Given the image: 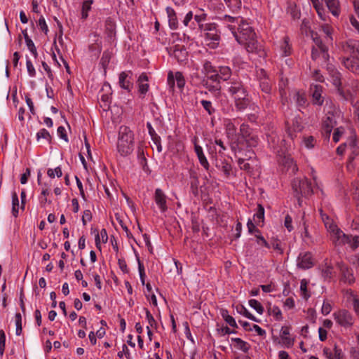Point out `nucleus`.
Here are the masks:
<instances>
[{"label":"nucleus","mask_w":359,"mask_h":359,"mask_svg":"<svg viewBox=\"0 0 359 359\" xmlns=\"http://www.w3.org/2000/svg\"><path fill=\"white\" fill-rule=\"evenodd\" d=\"M236 40L240 44H243L247 41L256 38V34L252 27L243 20L239 24L235 32L232 33Z\"/></svg>","instance_id":"obj_6"},{"label":"nucleus","mask_w":359,"mask_h":359,"mask_svg":"<svg viewBox=\"0 0 359 359\" xmlns=\"http://www.w3.org/2000/svg\"><path fill=\"white\" fill-rule=\"evenodd\" d=\"M220 20L231 32V33H233L235 32V29H237L239 24L242 22L243 19L241 17H232L228 15H224L222 17H220Z\"/></svg>","instance_id":"obj_18"},{"label":"nucleus","mask_w":359,"mask_h":359,"mask_svg":"<svg viewBox=\"0 0 359 359\" xmlns=\"http://www.w3.org/2000/svg\"><path fill=\"white\" fill-rule=\"evenodd\" d=\"M333 315L336 322L344 327H349L354 323V318L352 314L346 310H339Z\"/></svg>","instance_id":"obj_11"},{"label":"nucleus","mask_w":359,"mask_h":359,"mask_svg":"<svg viewBox=\"0 0 359 359\" xmlns=\"http://www.w3.org/2000/svg\"><path fill=\"white\" fill-rule=\"evenodd\" d=\"M47 174L51 178H54L55 175L57 177H60L62 175V172L60 167H57L54 170L51 168L48 169Z\"/></svg>","instance_id":"obj_56"},{"label":"nucleus","mask_w":359,"mask_h":359,"mask_svg":"<svg viewBox=\"0 0 359 359\" xmlns=\"http://www.w3.org/2000/svg\"><path fill=\"white\" fill-rule=\"evenodd\" d=\"M325 2L330 11L335 17H338L340 14L339 3L338 0H325Z\"/></svg>","instance_id":"obj_27"},{"label":"nucleus","mask_w":359,"mask_h":359,"mask_svg":"<svg viewBox=\"0 0 359 359\" xmlns=\"http://www.w3.org/2000/svg\"><path fill=\"white\" fill-rule=\"evenodd\" d=\"M198 138L194 137L193 142L194 144V151L197 155L201 165L205 169L208 170L209 163L203 153V148L197 144Z\"/></svg>","instance_id":"obj_20"},{"label":"nucleus","mask_w":359,"mask_h":359,"mask_svg":"<svg viewBox=\"0 0 359 359\" xmlns=\"http://www.w3.org/2000/svg\"><path fill=\"white\" fill-rule=\"evenodd\" d=\"M346 149L350 150L351 155H353V156L349 157L350 160L352 161L358 154L357 140L354 136H351L346 142L340 144L337 149V153L339 155H342Z\"/></svg>","instance_id":"obj_12"},{"label":"nucleus","mask_w":359,"mask_h":359,"mask_svg":"<svg viewBox=\"0 0 359 359\" xmlns=\"http://www.w3.org/2000/svg\"><path fill=\"white\" fill-rule=\"evenodd\" d=\"M221 315L223 319L228 323L231 327H237V324L235 319L230 315L226 310H222Z\"/></svg>","instance_id":"obj_42"},{"label":"nucleus","mask_w":359,"mask_h":359,"mask_svg":"<svg viewBox=\"0 0 359 359\" xmlns=\"http://www.w3.org/2000/svg\"><path fill=\"white\" fill-rule=\"evenodd\" d=\"M303 128L301 121L298 118H294L286 121V133L292 140L297 137V133L300 132Z\"/></svg>","instance_id":"obj_15"},{"label":"nucleus","mask_w":359,"mask_h":359,"mask_svg":"<svg viewBox=\"0 0 359 359\" xmlns=\"http://www.w3.org/2000/svg\"><path fill=\"white\" fill-rule=\"evenodd\" d=\"M235 107L238 111H244L250 104V99L248 97V93L245 95H241V97H236L234 98Z\"/></svg>","instance_id":"obj_24"},{"label":"nucleus","mask_w":359,"mask_h":359,"mask_svg":"<svg viewBox=\"0 0 359 359\" xmlns=\"http://www.w3.org/2000/svg\"><path fill=\"white\" fill-rule=\"evenodd\" d=\"M311 57L314 61H316L318 64H320L322 66L325 65L327 67V65H328L327 63L328 60H326L325 62L323 61L322 54L320 53L319 48H317L315 46H313L312 48Z\"/></svg>","instance_id":"obj_32"},{"label":"nucleus","mask_w":359,"mask_h":359,"mask_svg":"<svg viewBox=\"0 0 359 359\" xmlns=\"http://www.w3.org/2000/svg\"><path fill=\"white\" fill-rule=\"evenodd\" d=\"M255 222L257 224L264 222V208L261 204H258L257 212L253 216Z\"/></svg>","instance_id":"obj_33"},{"label":"nucleus","mask_w":359,"mask_h":359,"mask_svg":"<svg viewBox=\"0 0 359 359\" xmlns=\"http://www.w3.org/2000/svg\"><path fill=\"white\" fill-rule=\"evenodd\" d=\"M118 150L122 156L130 154L133 150V133L127 126H121L118 140Z\"/></svg>","instance_id":"obj_4"},{"label":"nucleus","mask_w":359,"mask_h":359,"mask_svg":"<svg viewBox=\"0 0 359 359\" xmlns=\"http://www.w3.org/2000/svg\"><path fill=\"white\" fill-rule=\"evenodd\" d=\"M327 70L332 84L336 87L339 95L344 100H348L351 93H346L341 87V74L332 65H327Z\"/></svg>","instance_id":"obj_7"},{"label":"nucleus","mask_w":359,"mask_h":359,"mask_svg":"<svg viewBox=\"0 0 359 359\" xmlns=\"http://www.w3.org/2000/svg\"><path fill=\"white\" fill-rule=\"evenodd\" d=\"M321 30L325 34V42L326 43H332V27L327 24H324L321 26Z\"/></svg>","instance_id":"obj_38"},{"label":"nucleus","mask_w":359,"mask_h":359,"mask_svg":"<svg viewBox=\"0 0 359 359\" xmlns=\"http://www.w3.org/2000/svg\"><path fill=\"white\" fill-rule=\"evenodd\" d=\"M344 132H345V130L343 127L341 126V127L337 128L333 133V135H332L333 141L335 143H337L340 140V139H341V136L344 135Z\"/></svg>","instance_id":"obj_52"},{"label":"nucleus","mask_w":359,"mask_h":359,"mask_svg":"<svg viewBox=\"0 0 359 359\" xmlns=\"http://www.w3.org/2000/svg\"><path fill=\"white\" fill-rule=\"evenodd\" d=\"M320 215L327 231L330 233L331 240L334 247L340 252V248L345 247L355 250L359 247V236L346 234L337 225L334 224L328 216L320 210Z\"/></svg>","instance_id":"obj_1"},{"label":"nucleus","mask_w":359,"mask_h":359,"mask_svg":"<svg viewBox=\"0 0 359 359\" xmlns=\"http://www.w3.org/2000/svg\"><path fill=\"white\" fill-rule=\"evenodd\" d=\"M175 81L179 88L182 89L185 85V80L182 74L180 72L175 73Z\"/></svg>","instance_id":"obj_55"},{"label":"nucleus","mask_w":359,"mask_h":359,"mask_svg":"<svg viewBox=\"0 0 359 359\" xmlns=\"http://www.w3.org/2000/svg\"><path fill=\"white\" fill-rule=\"evenodd\" d=\"M138 261V271L140 273V280L142 285H144L145 283V272H144V267L143 264L141 263L139 259H137Z\"/></svg>","instance_id":"obj_59"},{"label":"nucleus","mask_w":359,"mask_h":359,"mask_svg":"<svg viewBox=\"0 0 359 359\" xmlns=\"http://www.w3.org/2000/svg\"><path fill=\"white\" fill-rule=\"evenodd\" d=\"M333 352V356L332 353H330L328 356V359H341L342 356V351L340 348H337V346H334Z\"/></svg>","instance_id":"obj_63"},{"label":"nucleus","mask_w":359,"mask_h":359,"mask_svg":"<svg viewBox=\"0 0 359 359\" xmlns=\"http://www.w3.org/2000/svg\"><path fill=\"white\" fill-rule=\"evenodd\" d=\"M342 65L350 72L359 75V41L348 40L342 47Z\"/></svg>","instance_id":"obj_2"},{"label":"nucleus","mask_w":359,"mask_h":359,"mask_svg":"<svg viewBox=\"0 0 359 359\" xmlns=\"http://www.w3.org/2000/svg\"><path fill=\"white\" fill-rule=\"evenodd\" d=\"M244 140L245 141L248 146L250 147H257L259 142L258 135L255 132L250 135L249 137L244 139Z\"/></svg>","instance_id":"obj_40"},{"label":"nucleus","mask_w":359,"mask_h":359,"mask_svg":"<svg viewBox=\"0 0 359 359\" xmlns=\"http://www.w3.org/2000/svg\"><path fill=\"white\" fill-rule=\"evenodd\" d=\"M293 99L299 107L304 108L307 104V100L304 93L300 91L295 93Z\"/></svg>","instance_id":"obj_29"},{"label":"nucleus","mask_w":359,"mask_h":359,"mask_svg":"<svg viewBox=\"0 0 359 359\" xmlns=\"http://www.w3.org/2000/svg\"><path fill=\"white\" fill-rule=\"evenodd\" d=\"M224 88L233 98L245 95L248 92L243 82L238 77H233L224 84Z\"/></svg>","instance_id":"obj_9"},{"label":"nucleus","mask_w":359,"mask_h":359,"mask_svg":"<svg viewBox=\"0 0 359 359\" xmlns=\"http://www.w3.org/2000/svg\"><path fill=\"white\" fill-rule=\"evenodd\" d=\"M95 240L97 248H100L101 241L104 243H107L108 240V236L106 229H102L100 231V233L97 232V233L95 234Z\"/></svg>","instance_id":"obj_37"},{"label":"nucleus","mask_w":359,"mask_h":359,"mask_svg":"<svg viewBox=\"0 0 359 359\" xmlns=\"http://www.w3.org/2000/svg\"><path fill=\"white\" fill-rule=\"evenodd\" d=\"M144 311L146 313V318L149 323L148 326H149V327L156 328L157 323L154 318L153 317V316L151 315V313H150V311L147 309H144Z\"/></svg>","instance_id":"obj_53"},{"label":"nucleus","mask_w":359,"mask_h":359,"mask_svg":"<svg viewBox=\"0 0 359 359\" xmlns=\"http://www.w3.org/2000/svg\"><path fill=\"white\" fill-rule=\"evenodd\" d=\"M311 36L314 43L316 48H319L320 53L322 54L323 61L325 62L329 60V54L327 53V48L326 45L323 42L320 38L318 34L313 31H311Z\"/></svg>","instance_id":"obj_14"},{"label":"nucleus","mask_w":359,"mask_h":359,"mask_svg":"<svg viewBox=\"0 0 359 359\" xmlns=\"http://www.w3.org/2000/svg\"><path fill=\"white\" fill-rule=\"evenodd\" d=\"M93 4V0H85L82 4L81 7V18L86 20L88 16V11L91 9V5Z\"/></svg>","instance_id":"obj_35"},{"label":"nucleus","mask_w":359,"mask_h":359,"mask_svg":"<svg viewBox=\"0 0 359 359\" xmlns=\"http://www.w3.org/2000/svg\"><path fill=\"white\" fill-rule=\"evenodd\" d=\"M148 76L146 74H142L137 80L138 86H139V92L142 95H145L149 89V84L147 83Z\"/></svg>","instance_id":"obj_26"},{"label":"nucleus","mask_w":359,"mask_h":359,"mask_svg":"<svg viewBox=\"0 0 359 359\" xmlns=\"http://www.w3.org/2000/svg\"><path fill=\"white\" fill-rule=\"evenodd\" d=\"M280 48L281 50V55L283 57H286L290 55L291 46L289 43L288 37H284L283 40L280 42Z\"/></svg>","instance_id":"obj_30"},{"label":"nucleus","mask_w":359,"mask_h":359,"mask_svg":"<svg viewBox=\"0 0 359 359\" xmlns=\"http://www.w3.org/2000/svg\"><path fill=\"white\" fill-rule=\"evenodd\" d=\"M217 67H214L212 65L211 62L209 61H205L203 64V69L205 74L207 76L208 80H209V76L216 74Z\"/></svg>","instance_id":"obj_41"},{"label":"nucleus","mask_w":359,"mask_h":359,"mask_svg":"<svg viewBox=\"0 0 359 359\" xmlns=\"http://www.w3.org/2000/svg\"><path fill=\"white\" fill-rule=\"evenodd\" d=\"M231 341L235 343V346L236 348L243 351L244 353H248L250 349V344L241 339V338H231Z\"/></svg>","instance_id":"obj_31"},{"label":"nucleus","mask_w":359,"mask_h":359,"mask_svg":"<svg viewBox=\"0 0 359 359\" xmlns=\"http://www.w3.org/2000/svg\"><path fill=\"white\" fill-rule=\"evenodd\" d=\"M26 67L29 76L34 77L36 76V70L32 61L29 58H27Z\"/></svg>","instance_id":"obj_57"},{"label":"nucleus","mask_w":359,"mask_h":359,"mask_svg":"<svg viewBox=\"0 0 359 359\" xmlns=\"http://www.w3.org/2000/svg\"><path fill=\"white\" fill-rule=\"evenodd\" d=\"M236 311L238 313L243 315L245 317H246L253 321L258 322L257 318L252 313H250L249 312V311L244 306H243V305L237 306Z\"/></svg>","instance_id":"obj_43"},{"label":"nucleus","mask_w":359,"mask_h":359,"mask_svg":"<svg viewBox=\"0 0 359 359\" xmlns=\"http://www.w3.org/2000/svg\"><path fill=\"white\" fill-rule=\"evenodd\" d=\"M118 83L121 88L130 91L133 83L128 73L123 72L119 74Z\"/></svg>","instance_id":"obj_23"},{"label":"nucleus","mask_w":359,"mask_h":359,"mask_svg":"<svg viewBox=\"0 0 359 359\" xmlns=\"http://www.w3.org/2000/svg\"><path fill=\"white\" fill-rule=\"evenodd\" d=\"M200 30L204 32L206 41H209L213 45L218 44L220 41V32L217 25L213 22L200 25Z\"/></svg>","instance_id":"obj_8"},{"label":"nucleus","mask_w":359,"mask_h":359,"mask_svg":"<svg viewBox=\"0 0 359 359\" xmlns=\"http://www.w3.org/2000/svg\"><path fill=\"white\" fill-rule=\"evenodd\" d=\"M41 138L47 140L49 142L51 141V136H50L49 132L46 129H45V128L41 129L36 133V140H37V141L39 142V140Z\"/></svg>","instance_id":"obj_49"},{"label":"nucleus","mask_w":359,"mask_h":359,"mask_svg":"<svg viewBox=\"0 0 359 359\" xmlns=\"http://www.w3.org/2000/svg\"><path fill=\"white\" fill-rule=\"evenodd\" d=\"M303 143L309 149H313L316 143V140L313 136L304 137L303 139Z\"/></svg>","instance_id":"obj_51"},{"label":"nucleus","mask_w":359,"mask_h":359,"mask_svg":"<svg viewBox=\"0 0 359 359\" xmlns=\"http://www.w3.org/2000/svg\"><path fill=\"white\" fill-rule=\"evenodd\" d=\"M257 238V243L260 245H263L267 248H270V244L264 239V238L259 233L255 234Z\"/></svg>","instance_id":"obj_61"},{"label":"nucleus","mask_w":359,"mask_h":359,"mask_svg":"<svg viewBox=\"0 0 359 359\" xmlns=\"http://www.w3.org/2000/svg\"><path fill=\"white\" fill-rule=\"evenodd\" d=\"M297 265L302 269H309L313 266L311 254L308 252H300L297 257Z\"/></svg>","instance_id":"obj_16"},{"label":"nucleus","mask_w":359,"mask_h":359,"mask_svg":"<svg viewBox=\"0 0 359 359\" xmlns=\"http://www.w3.org/2000/svg\"><path fill=\"white\" fill-rule=\"evenodd\" d=\"M232 71L228 66H218L217 67L216 74L209 76V80L219 83L221 81L228 83L231 79H233Z\"/></svg>","instance_id":"obj_10"},{"label":"nucleus","mask_w":359,"mask_h":359,"mask_svg":"<svg viewBox=\"0 0 359 359\" xmlns=\"http://www.w3.org/2000/svg\"><path fill=\"white\" fill-rule=\"evenodd\" d=\"M270 313L273 315L276 320H279L282 318V313L280 309L276 306H274L272 308L269 309Z\"/></svg>","instance_id":"obj_64"},{"label":"nucleus","mask_w":359,"mask_h":359,"mask_svg":"<svg viewBox=\"0 0 359 359\" xmlns=\"http://www.w3.org/2000/svg\"><path fill=\"white\" fill-rule=\"evenodd\" d=\"M19 211V200L15 192L12 194V213L14 217H17Z\"/></svg>","instance_id":"obj_44"},{"label":"nucleus","mask_w":359,"mask_h":359,"mask_svg":"<svg viewBox=\"0 0 359 359\" xmlns=\"http://www.w3.org/2000/svg\"><path fill=\"white\" fill-rule=\"evenodd\" d=\"M352 89L350 90L349 89L345 90L346 93H351V97L348 98V100L351 99L355 95L357 94V92L358 90V82L357 81H352Z\"/></svg>","instance_id":"obj_60"},{"label":"nucleus","mask_w":359,"mask_h":359,"mask_svg":"<svg viewBox=\"0 0 359 359\" xmlns=\"http://www.w3.org/2000/svg\"><path fill=\"white\" fill-rule=\"evenodd\" d=\"M166 13L168 18L169 27L172 30H176L178 28V20L175 11L173 8L167 7Z\"/></svg>","instance_id":"obj_25"},{"label":"nucleus","mask_w":359,"mask_h":359,"mask_svg":"<svg viewBox=\"0 0 359 359\" xmlns=\"http://www.w3.org/2000/svg\"><path fill=\"white\" fill-rule=\"evenodd\" d=\"M154 199L155 201V203L158 206V209L160 210V212L161 213L165 212L168 209V196L164 193V191L160 189L157 188L155 190L154 195Z\"/></svg>","instance_id":"obj_13"},{"label":"nucleus","mask_w":359,"mask_h":359,"mask_svg":"<svg viewBox=\"0 0 359 359\" xmlns=\"http://www.w3.org/2000/svg\"><path fill=\"white\" fill-rule=\"evenodd\" d=\"M325 118L323 120L321 133L324 138L329 140L332 128L337 124V118L339 116V109L331 100H326L324 106Z\"/></svg>","instance_id":"obj_3"},{"label":"nucleus","mask_w":359,"mask_h":359,"mask_svg":"<svg viewBox=\"0 0 359 359\" xmlns=\"http://www.w3.org/2000/svg\"><path fill=\"white\" fill-rule=\"evenodd\" d=\"M334 273V269L332 266L325 264L322 269V275L325 279H331Z\"/></svg>","instance_id":"obj_45"},{"label":"nucleus","mask_w":359,"mask_h":359,"mask_svg":"<svg viewBox=\"0 0 359 359\" xmlns=\"http://www.w3.org/2000/svg\"><path fill=\"white\" fill-rule=\"evenodd\" d=\"M259 86L263 93L265 94H269L271 93V84L269 81V79L266 78H264L260 81Z\"/></svg>","instance_id":"obj_48"},{"label":"nucleus","mask_w":359,"mask_h":359,"mask_svg":"<svg viewBox=\"0 0 359 359\" xmlns=\"http://www.w3.org/2000/svg\"><path fill=\"white\" fill-rule=\"evenodd\" d=\"M200 102L203 109H205V111L208 113V114L211 117V119L212 120L215 118L216 109L213 107L212 102L206 100H201Z\"/></svg>","instance_id":"obj_28"},{"label":"nucleus","mask_w":359,"mask_h":359,"mask_svg":"<svg viewBox=\"0 0 359 359\" xmlns=\"http://www.w3.org/2000/svg\"><path fill=\"white\" fill-rule=\"evenodd\" d=\"M25 43L27 46V48L32 53L33 56L34 57H36L38 55V53H37L36 48L35 47V45H34L33 41L32 40H27V42H25Z\"/></svg>","instance_id":"obj_62"},{"label":"nucleus","mask_w":359,"mask_h":359,"mask_svg":"<svg viewBox=\"0 0 359 359\" xmlns=\"http://www.w3.org/2000/svg\"><path fill=\"white\" fill-rule=\"evenodd\" d=\"M224 1L227 7L233 12H236L241 8V0H224Z\"/></svg>","instance_id":"obj_39"},{"label":"nucleus","mask_w":359,"mask_h":359,"mask_svg":"<svg viewBox=\"0 0 359 359\" xmlns=\"http://www.w3.org/2000/svg\"><path fill=\"white\" fill-rule=\"evenodd\" d=\"M207 14H205L203 11H200L198 13H196L194 16V20L198 22V27H200V25L203 24L206 20Z\"/></svg>","instance_id":"obj_58"},{"label":"nucleus","mask_w":359,"mask_h":359,"mask_svg":"<svg viewBox=\"0 0 359 359\" xmlns=\"http://www.w3.org/2000/svg\"><path fill=\"white\" fill-rule=\"evenodd\" d=\"M260 102L264 107L268 109H273V107L274 102L270 93L263 95L261 97Z\"/></svg>","instance_id":"obj_34"},{"label":"nucleus","mask_w":359,"mask_h":359,"mask_svg":"<svg viewBox=\"0 0 359 359\" xmlns=\"http://www.w3.org/2000/svg\"><path fill=\"white\" fill-rule=\"evenodd\" d=\"M248 304L250 306L254 309L259 314L264 313V307L257 300L254 299H250Z\"/></svg>","instance_id":"obj_47"},{"label":"nucleus","mask_w":359,"mask_h":359,"mask_svg":"<svg viewBox=\"0 0 359 359\" xmlns=\"http://www.w3.org/2000/svg\"><path fill=\"white\" fill-rule=\"evenodd\" d=\"M15 325H16V330L15 334L16 335L19 336L22 333V316L20 313H17L15 314Z\"/></svg>","instance_id":"obj_54"},{"label":"nucleus","mask_w":359,"mask_h":359,"mask_svg":"<svg viewBox=\"0 0 359 359\" xmlns=\"http://www.w3.org/2000/svg\"><path fill=\"white\" fill-rule=\"evenodd\" d=\"M310 91L313 104L322 105L324 101L322 97L323 87L318 84H312Z\"/></svg>","instance_id":"obj_19"},{"label":"nucleus","mask_w":359,"mask_h":359,"mask_svg":"<svg viewBox=\"0 0 359 359\" xmlns=\"http://www.w3.org/2000/svg\"><path fill=\"white\" fill-rule=\"evenodd\" d=\"M216 167L219 168L221 171H222L226 176H229L230 175L231 170V164L228 163L225 160H221L220 163H219V161H217Z\"/></svg>","instance_id":"obj_36"},{"label":"nucleus","mask_w":359,"mask_h":359,"mask_svg":"<svg viewBox=\"0 0 359 359\" xmlns=\"http://www.w3.org/2000/svg\"><path fill=\"white\" fill-rule=\"evenodd\" d=\"M337 266L341 274V280L345 283H351L353 281L351 270L342 262L338 263Z\"/></svg>","instance_id":"obj_22"},{"label":"nucleus","mask_w":359,"mask_h":359,"mask_svg":"<svg viewBox=\"0 0 359 359\" xmlns=\"http://www.w3.org/2000/svg\"><path fill=\"white\" fill-rule=\"evenodd\" d=\"M292 188L299 205H302L301 197H308L313 194L311 183L306 178L294 179L292 182Z\"/></svg>","instance_id":"obj_5"},{"label":"nucleus","mask_w":359,"mask_h":359,"mask_svg":"<svg viewBox=\"0 0 359 359\" xmlns=\"http://www.w3.org/2000/svg\"><path fill=\"white\" fill-rule=\"evenodd\" d=\"M254 131L251 130L248 124L243 123L240 127V133L243 139L249 137Z\"/></svg>","instance_id":"obj_50"},{"label":"nucleus","mask_w":359,"mask_h":359,"mask_svg":"<svg viewBox=\"0 0 359 359\" xmlns=\"http://www.w3.org/2000/svg\"><path fill=\"white\" fill-rule=\"evenodd\" d=\"M170 55H173L178 62H184L187 59V51L184 46L175 45L172 49Z\"/></svg>","instance_id":"obj_21"},{"label":"nucleus","mask_w":359,"mask_h":359,"mask_svg":"<svg viewBox=\"0 0 359 359\" xmlns=\"http://www.w3.org/2000/svg\"><path fill=\"white\" fill-rule=\"evenodd\" d=\"M243 44L245 45V49L248 52L256 53L259 57H264L266 55L264 50L262 48V46L257 42L255 38L247 41Z\"/></svg>","instance_id":"obj_17"},{"label":"nucleus","mask_w":359,"mask_h":359,"mask_svg":"<svg viewBox=\"0 0 359 359\" xmlns=\"http://www.w3.org/2000/svg\"><path fill=\"white\" fill-rule=\"evenodd\" d=\"M312 2H313L315 9L316 10V11L318 13V16L320 18L321 20H325L326 18H325L324 8L320 4V2L318 1V0H313Z\"/></svg>","instance_id":"obj_46"}]
</instances>
